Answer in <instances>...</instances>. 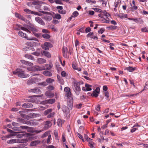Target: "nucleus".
<instances>
[{"mask_svg":"<svg viewBox=\"0 0 148 148\" xmlns=\"http://www.w3.org/2000/svg\"><path fill=\"white\" fill-rule=\"evenodd\" d=\"M13 73L14 75L17 74L18 76L21 78H26L29 76V75L25 74L24 71L20 69H17L13 72Z\"/></svg>","mask_w":148,"mask_h":148,"instance_id":"f257e3e1","label":"nucleus"},{"mask_svg":"<svg viewBox=\"0 0 148 148\" xmlns=\"http://www.w3.org/2000/svg\"><path fill=\"white\" fill-rule=\"evenodd\" d=\"M18 27L20 28L21 30L29 33H31L30 30L33 32L38 31V29L36 28L26 24L24 25L23 27L21 26L20 25H19V26H18Z\"/></svg>","mask_w":148,"mask_h":148,"instance_id":"f03ea898","label":"nucleus"},{"mask_svg":"<svg viewBox=\"0 0 148 148\" xmlns=\"http://www.w3.org/2000/svg\"><path fill=\"white\" fill-rule=\"evenodd\" d=\"M73 88L74 90L75 91L76 94L78 95L79 94V92L81 90L79 83L75 80L73 81Z\"/></svg>","mask_w":148,"mask_h":148,"instance_id":"7ed1b4c3","label":"nucleus"},{"mask_svg":"<svg viewBox=\"0 0 148 148\" xmlns=\"http://www.w3.org/2000/svg\"><path fill=\"white\" fill-rule=\"evenodd\" d=\"M18 34L19 36L24 38L27 40H36V38L34 37L28 38L26 34L23 33L21 31H19L18 33Z\"/></svg>","mask_w":148,"mask_h":148,"instance_id":"20e7f679","label":"nucleus"},{"mask_svg":"<svg viewBox=\"0 0 148 148\" xmlns=\"http://www.w3.org/2000/svg\"><path fill=\"white\" fill-rule=\"evenodd\" d=\"M52 47V45L50 43L47 42H46L44 44L41 45L42 48L46 50H49V48H51Z\"/></svg>","mask_w":148,"mask_h":148,"instance_id":"39448f33","label":"nucleus"},{"mask_svg":"<svg viewBox=\"0 0 148 148\" xmlns=\"http://www.w3.org/2000/svg\"><path fill=\"white\" fill-rule=\"evenodd\" d=\"M43 95H42V96H39V95H34L33 96H29V97H31V98L30 99H29V101H30L33 102V103H36L37 102V100H36V98H33V97H41Z\"/></svg>","mask_w":148,"mask_h":148,"instance_id":"423d86ee","label":"nucleus"},{"mask_svg":"<svg viewBox=\"0 0 148 148\" xmlns=\"http://www.w3.org/2000/svg\"><path fill=\"white\" fill-rule=\"evenodd\" d=\"M92 86L88 84H85V87L82 88V90L84 91H90L92 90Z\"/></svg>","mask_w":148,"mask_h":148,"instance_id":"0eeeda50","label":"nucleus"},{"mask_svg":"<svg viewBox=\"0 0 148 148\" xmlns=\"http://www.w3.org/2000/svg\"><path fill=\"white\" fill-rule=\"evenodd\" d=\"M62 110L65 115L67 116L69 112V109L68 108L65 106H63L62 107Z\"/></svg>","mask_w":148,"mask_h":148,"instance_id":"6e6552de","label":"nucleus"},{"mask_svg":"<svg viewBox=\"0 0 148 148\" xmlns=\"http://www.w3.org/2000/svg\"><path fill=\"white\" fill-rule=\"evenodd\" d=\"M35 20L36 22L41 25H45V23L42 19L39 17H36L35 18Z\"/></svg>","mask_w":148,"mask_h":148,"instance_id":"1a4fd4ad","label":"nucleus"},{"mask_svg":"<svg viewBox=\"0 0 148 148\" xmlns=\"http://www.w3.org/2000/svg\"><path fill=\"white\" fill-rule=\"evenodd\" d=\"M29 92H32L37 94H40L41 93L40 90L37 88H34L33 89H30L29 90Z\"/></svg>","mask_w":148,"mask_h":148,"instance_id":"9d476101","label":"nucleus"},{"mask_svg":"<svg viewBox=\"0 0 148 148\" xmlns=\"http://www.w3.org/2000/svg\"><path fill=\"white\" fill-rule=\"evenodd\" d=\"M41 10L47 11H49L50 10L48 5L44 3H41Z\"/></svg>","mask_w":148,"mask_h":148,"instance_id":"9b49d317","label":"nucleus"},{"mask_svg":"<svg viewBox=\"0 0 148 148\" xmlns=\"http://www.w3.org/2000/svg\"><path fill=\"white\" fill-rule=\"evenodd\" d=\"M51 125L52 124L50 121H46L44 128V129H47L51 127Z\"/></svg>","mask_w":148,"mask_h":148,"instance_id":"f8f14e48","label":"nucleus"},{"mask_svg":"<svg viewBox=\"0 0 148 148\" xmlns=\"http://www.w3.org/2000/svg\"><path fill=\"white\" fill-rule=\"evenodd\" d=\"M45 95L49 98H51L53 97L54 94L50 90H48L45 93Z\"/></svg>","mask_w":148,"mask_h":148,"instance_id":"ddd939ff","label":"nucleus"},{"mask_svg":"<svg viewBox=\"0 0 148 148\" xmlns=\"http://www.w3.org/2000/svg\"><path fill=\"white\" fill-rule=\"evenodd\" d=\"M40 141L38 140H35L32 141L30 144V146H35L38 145L40 143Z\"/></svg>","mask_w":148,"mask_h":148,"instance_id":"4468645a","label":"nucleus"},{"mask_svg":"<svg viewBox=\"0 0 148 148\" xmlns=\"http://www.w3.org/2000/svg\"><path fill=\"white\" fill-rule=\"evenodd\" d=\"M37 62L39 64H44L46 62V60L42 58H38L37 60Z\"/></svg>","mask_w":148,"mask_h":148,"instance_id":"2eb2a0df","label":"nucleus"},{"mask_svg":"<svg viewBox=\"0 0 148 148\" xmlns=\"http://www.w3.org/2000/svg\"><path fill=\"white\" fill-rule=\"evenodd\" d=\"M42 53L43 55L48 58H49L51 57V55L50 53L47 51H43L42 52Z\"/></svg>","mask_w":148,"mask_h":148,"instance_id":"dca6fc26","label":"nucleus"},{"mask_svg":"<svg viewBox=\"0 0 148 148\" xmlns=\"http://www.w3.org/2000/svg\"><path fill=\"white\" fill-rule=\"evenodd\" d=\"M42 73L45 75L47 76L51 77L52 76V73L51 72L48 71H44Z\"/></svg>","mask_w":148,"mask_h":148,"instance_id":"f3484780","label":"nucleus"},{"mask_svg":"<svg viewBox=\"0 0 148 148\" xmlns=\"http://www.w3.org/2000/svg\"><path fill=\"white\" fill-rule=\"evenodd\" d=\"M22 106L23 108H29L32 107V105L31 103H25L23 104Z\"/></svg>","mask_w":148,"mask_h":148,"instance_id":"a211bd4d","label":"nucleus"},{"mask_svg":"<svg viewBox=\"0 0 148 148\" xmlns=\"http://www.w3.org/2000/svg\"><path fill=\"white\" fill-rule=\"evenodd\" d=\"M57 77L58 79V82L60 84H63L64 82L63 79L61 78L60 76L58 75H57Z\"/></svg>","mask_w":148,"mask_h":148,"instance_id":"6ab92c4d","label":"nucleus"},{"mask_svg":"<svg viewBox=\"0 0 148 148\" xmlns=\"http://www.w3.org/2000/svg\"><path fill=\"white\" fill-rule=\"evenodd\" d=\"M53 66V65L52 64H45V67L46 68V70H49L51 69L52 67Z\"/></svg>","mask_w":148,"mask_h":148,"instance_id":"aec40b11","label":"nucleus"},{"mask_svg":"<svg viewBox=\"0 0 148 148\" xmlns=\"http://www.w3.org/2000/svg\"><path fill=\"white\" fill-rule=\"evenodd\" d=\"M25 57L29 60H34V59L33 56L32 55L29 54H25Z\"/></svg>","mask_w":148,"mask_h":148,"instance_id":"412c9836","label":"nucleus"},{"mask_svg":"<svg viewBox=\"0 0 148 148\" xmlns=\"http://www.w3.org/2000/svg\"><path fill=\"white\" fill-rule=\"evenodd\" d=\"M43 18L46 21H49L51 20L52 17L51 16L46 15Z\"/></svg>","mask_w":148,"mask_h":148,"instance_id":"4be33fe9","label":"nucleus"},{"mask_svg":"<svg viewBox=\"0 0 148 148\" xmlns=\"http://www.w3.org/2000/svg\"><path fill=\"white\" fill-rule=\"evenodd\" d=\"M36 3L35 2H33V4L35 5V8L38 10H41V3L40 4H36L35 3Z\"/></svg>","mask_w":148,"mask_h":148,"instance_id":"5701e85b","label":"nucleus"},{"mask_svg":"<svg viewBox=\"0 0 148 148\" xmlns=\"http://www.w3.org/2000/svg\"><path fill=\"white\" fill-rule=\"evenodd\" d=\"M56 101L55 99H51L47 100V103L49 104H53Z\"/></svg>","mask_w":148,"mask_h":148,"instance_id":"b1692460","label":"nucleus"},{"mask_svg":"<svg viewBox=\"0 0 148 148\" xmlns=\"http://www.w3.org/2000/svg\"><path fill=\"white\" fill-rule=\"evenodd\" d=\"M16 132H14L10 134L7 135L6 137L8 138H10L12 137H14V136H16Z\"/></svg>","mask_w":148,"mask_h":148,"instance_id":"393cba45","label":"nucleus"},{"mask_svg":"<svg viewBox=\"0 0 148 148\" xmlns=\"http://www.w3.org/2000/svg\"><path fill=\"white\" fill-rule=\"evenodd\" d=\"M46 81L47 83H48L49 84H51L53 83L54 81V80L53 79L48 78L46 79Z\"/></svg>","mask_w":148,"mask_h":148,"instance_id":"a878e982","label":"nucleus"},{"mask_svg":"<svg viewBox=\"0 0 148 148\" xmlns=\"http://www.w3.org/2000/svg\"><path fill=\"white\" fill-rule=\"evenodd\" d=\"M33 78L29 79L27 82V84L29 85H31L34 83V82Z\"/></svg>","mask_w":148,"mask_h":148,"instance_id":"bb28decb","label":"nucleus"},{"mask_svg":"<svg viewBox=\"0 0 148 148\" xmlns=\"http://www.w3.org/2000/svg\"><path fill=\"white\" fill-rule=\"evenodd\" d=\"M17 141L16 139H12L10 140H8L7 141V143H8L9 144H12L14 143H16Z\"/></svg>","mask_w":148,"mask_h":148,"instance_id":"cd10ccee","label":"nucleus"},{"mask_svg":"<svg viewBox=\"0 0 148 148\" xmlns=\"http://www.w3.org/2000/svg\"><path fill=\"white\" fill-rule=\"evenodd\" d=\"M52 111V109H49L45 110L44 112V114L45 115H46L49 113L51 112Z\"/></svg>","mask_w":148,"mask_h":148,"instance_id":"c85d7f7f","label":"nucleus"},{"mask_svg":"<svg viewBox=\"0 0 148 148\" xmlns=\"http://www.w3.org/2000/svg\"><path fill=\"white\" fill-rule=\"evenodd\" d=\"M46 68L45 65L44 66L41 65L40 66H38V71H41L42 70H45Z\"/></svg>","mask_w":148,"mask_h":148,"instance_id":"c756f323","label":"nucleus"},{"mask_svg":"<svg viewBox=\"0 0 148 148\" xmlns=\"http://www.w3.org/2000/svg\"><path fill=\"white\" fill-rule=\"evenodd\" d=\"M25 135L24 134L23 132L19 134H17L16 132V135L18 138H22Z\"/></svg>","mask_w":148,"mask_h":148,"instance_id":"7c9ffc66","label":"nucleus"},{"mask_svg":"<svg viewBox=\"0 0 148 148\" xmlns=\"http://www.w3.org/2000/svg\"><path fill=\"white\" fill-rule=\"evenodd\" d=\"M28 141L27 140V139H22L21 140H18L17 141L18 142H19V143H25L26 144V145H27V143H26V142L27 141Z\"/></svg>","mask_w":148,"mask_h":148,"instance_id":"2f4dec72","label":"nucleus"},{"mask_svg":"<svg viewBox=\"0 0 148 148\" xmlns=\"http://www.w3.org/2000/svg\"><path fill=\"white\" fill-rule=\"evenodd\" d=\"M62 121L61 119H59L58 120V121L57 123V125L58 126L61 127L62 126Z\"/></svg>","mask_w":148,"mask_h":148,"instance_id":"473e14b6","label":"nucleus"},{"mask_svg":"<svg viewBox=\"0 0 148 148\" xmlns=\"http://www.w3.org/2000/svg\"><path fill=\"white\" fill-rule=\"evenodd\" d=\"M119 17L121 18H125L127 17V15L123 13L120 14L118 15Z\"/></svg>","mask_w":148,"mask_h":148,"instance_id":"72a5a7b5","label":"nucleus"},{"mask_svg":"<svg viewBox=\"0 0 148 148\" xmlns=\"http://www.w3.org/2000/svg\"><path fill=\"white\" fill-rule=\"evenodd\" d=\"M126 69L130 72H132L134 71L135 70L134 68H133L130 66H129L126 68Z\"/></svg>","mask_w":148,"mask_h":148,"instance_id":"f704fd0d","label":"nucleus"},{"mask_svg":"<svg viewBox=\"0 0 148 148\" xmlns=\"http://www.w3.org/2000/svg\"><path fill=\"white\" fill-rule=\"evenodd\" d=\"M117 26H114L112 25L108 27H106V28H109L110 30H113L114 29H116Z\"/></svg>","mask_w":148,"mask_h":148,"instance_id":"c9c22d12","label":"nucleus"},{"mask_svg":"<svg viewBox=\"0 0 148 148\" xmlns=\"http://www.w3.org/2000/svg\"><path fill=\"white\" fill-rule=\"evenodd\" d=\"M24 11L25 12L29 14H33L34 13L33 12H34V11H31L28 9H25Z\"/></svg>","mask_w":148,"mask_h":148,"instance_id":"e433bc0d","label":"nucleus"},{"mask_svg":"<svg viewBox=\"0 0 148 148\" xmlns=\"http://www.w3.org/2000/svg\"><path fill=\"white\" fill-rule=\"evenodd\" d=\"M39 85L42 86L43 87H45L48 84L46 82H44L39 83Z\"/></svg>","mask_w":148,"mask_h":148,"instance_id":"4c0bfd02","label":"nucleus"},{"mask_svg":"<svg viewBox=\"0 0 148 148\" xmlns=\"http://www.w3.org/2000/svg\"><path fill=\"white\" fill-rule=\"evenodd\" d=\"M102 21V22L103 23H108L109 22V19H108L107 18L106 19L104 17H103Z\"/></svg>","mask_w":148,"mask_h":148,"instance_id":"58836bf2","label":"nucleus"},{"mask_svg":"<svg viewBox=\"0 0 148 148\" xmlns=\"http://www.w3.org/2000/svg\"><path fill=\"white\" fill-rule=\"evenodd\" d=\"M48 107V106H40L38 108L39 110H45L46 108H47Z\"/></svg>","mask_w":148,"mask_h":148,"instance_id":"ea45409f","label":"nucleus"},{"mask_svg":"<svg viewBox=\"0 0 148 148\" xmlns=\"http://www.w3.org/2000/svg\"><path fill=\"white\" fill-rule=\"evenodd\" d=\"M137 22H136V23H139L141 24H143V20L140 18H137Z\"/></svg>","mask_w":148,"mask_h":148,"instance_id":"a19ab883","label":"nucleus"},{"mask_svg":"<svg viewBox=\"0 0 148 148\" xmlns=\"http://www.w3.org/2000/svg\"><path fill=\"white\" fill-rule=\"evenodd\" d=\"M79 15L78 12L75 11H74L72 14V15L73 16V17H77Z\"/></svg>","mask_w":148,"mask_h":148,"instance_id":"79ce46f5","label":"nucleus"},{"mask_svg":"<svg viewBox=\"0 0 148 148\" xmlns=\"http://www.w3.org/2000/svg\"><path fill=\"white\" fill-rule=\"evenodd\" d=\"M42 36L43 38L47 39H48L50 37V36L49 35L47 34H44L42 35Z\"/></svg>","mask_w":148,"mask_h":148,"instance_id":"37998d69","label":"nucleus"},{"mask_svg":"<svg viewBox=\"0 0 148 148\" xmlns=\"http://www.w3.org/2000/svg\"><path fill=\"white\" fill-rule=\"evenodd\" d=\"M55 114V113L54 112H52L50 113L49 115H48L47 116V117L48 118H50L51 117H52L54 116V115Z\"/></svg>","mask_w":148,"mask_h":148,"instance_id":"c03bdc74","label":"nucleus"},{"mask_svg":"<svg viewBox=\"0 0 148 148\" xmlns=\"http://www.w3.org/2000/svg\"><path fill=\"white\" fill-rule=\"evenodd\" d=\"M32 67V71H38V66L37 65H35Z\"/></svg>","mask_w":148,"mask_h":148,"instance_id":"a18cd8bd","label":"nucleus"},{"mask_svg":"<svg viewBox=\"0 0 148 148\" xmlns=\"http://www.w3.org/2000/svg\"><path fill=\"white\" fill-rule=\"evenodd\" d=\"M103 14L105 16L107 17V18L108 19V17L110 16V14L106 11L103 12Z\"/></svg>","mask_w":148,"mask_h":148,"instance_id":"49530a36","label":"nucleus"},{"mask_svg":"<svg viewBox=\"0 0 148 148\" xmlns=\"http://www.w3.org/2000/svg\"><path fill=\"white\" fill-rule=\"evenodd\" d=\"M55 17L57 19H60L61 18V15L59 14H55Z\"/></svg>","mask_w":148,"mask_h":148,"instance_id":"de8ad7c7","label":"nucleus"},{"mask_svg":"<svg viewBox=\"0 0 148 148\" xmlns=\"http://www.w3.org/2000/svg\"><path fill=\"white\" fill-rule=\"evenodd\" d=\"M32 48V47H29V46H26L25 47L23 48V50L24 51H28L29 49H30L31 48Z\"/></svg>","mask_w":148,"mask_h":148,"instance_id":"09e8293b","label":"nucleus"},{"mask_svg":"<svg viewBox=\"0 0 148 148\" xmlns=\"http://www.w3.org/2000/svg\"><path fill=\"white\" fill-rule=\"evenodd\" d=\"M138 95V93L134 94L128 95H126V96L127 97H135V96L137 95Z\"/></svg>","mask_w":148,"mask_h":148,"instance_id":"8fccbe9b","label":"nucleus"},{"mask_svg":"<svg viewBox=\"0 0 148 148\" xmlns=\"http://www.w3.org/2000/svg\"><path fill=\"white\" fill-rule=\"evenodd\" d=\"M49 133V131H47L46 132H45L44 133L43 135H42V138H44L47 136L48 135Z\"/></svg>","mask_w":148,"mask_h":148,"instance_id":"3c124183","label":"nucleus"},{"mask_svg":"<svg viewBox=\"0 0 148 148\" xmlns=\"http://www.w3.org/2000/svg\"><path fill=\"white\" fill-rule=\"evenodd\" d=\"M47 88L49 90H52L54 89V88L53 86L50 85L47 87Z\"/></svg>","mask_w":148,"mask_h":148,"instance_id":"603ef678","label":"nucleus"},{"mask_svg":"<svg viewBox=\"0 0 148 148\" xmlns=\"http://www.w3.org/2000/svg\"><path fill=\"white\" fill-rule=\"evenodd\" d=\"M33 79L34 80V83L36 82H39L40 80V79L39 78L37 77H33Z\"/></svg>","mask_w":148,"mask_h":148,"instance_id":"864d4df0","label":"nucleus"},{"mask_svg":"<svg viewBox=\"0 0 148 148\" xmlns=\"http://www.w3.org/2000/svg\"><path fill=\"white\" fill-rule=\"evenodd\" d=\"M105 96L106 97L107 99L108 98L109 96V94L108 91H104Z\"/></svg>","mask_w":148,"mask_h":148,"instance_id":"5fc2aeb1","label":"nucleus"},{"mask_svg":"<svg viewBox=\"0 0 148 148\" xmlns=\"http://www.w3.org/2000/svg\"><path fill=\"white\" fill-rule=\"evenodd\" d=\"M130 5L132 9L134 10H136L137 9V7L135 5H133L132 4L130 3Z\"/></svg>","mask_w":148,"mask_h":148,"instance_id":"6e6d98bb","label":"nucleus"},{"mask_svg":"<svg viewBox=\"0 0 148 148\" xmlns=\"http://www.w3.org/2000/svg\"><path fill=\"white\" fill-rule=\"evenodd\" d=\"M25 65L29 66H31L33 65V63L31 62H30L29 61H26Z\"/></svg>","mask_w":148,"mask_h":148,"instance_id":"4d7b16f0","label":"nucleus"},{"mask_svg":"<svg viewBox=\"0 0 148 148\" xmlns=\"http://www.w3.org/2000/svg\"><path fill=\"white\" fill-rule=\"evenodd\" d=\"M71 94L70 91L66 92V95L68 97H71Z\"/></svg>","mask_w":148,"mask_h":148,"instance_id":"13d9d810","label":"nucleus"},{"mask_svg":"<svg viewBox=\"0 0 148 148\" xmlns=\"http://www.w3.org/2000/svg\"><path fill=\"white\" fill-rule=\"evenodd\" d=\"M70 88L68 87H65L64 88V91L66 92L70 91Z\"/></svg>","mask_w":148,"mask_h":148,"instance_id":"bf43d9fd","label":"nucleus"},{"mask_svg":"<svg viewBox=\"0 0 148 148\" xmlns=\"http://www.w3.org/2000/svg\"><path fill=\"white\" fill-rule=\"evenodd\" d=\"M31 54L37 56H39L40 55V53L37 52L32 53Z\"/></svg>","mask_w":148,"mask_h":148,"instance_id":"052dcab7","label":"nucleus"},{"mask_svg":"<svg viewBox=\"0 0 148 148\" xmlns=\"http://www.w3.org/2000/svg\"><path fill=\"white\" fill-rule=\"evenodd\" d=\"M51 137V134L49 135V136H48V138H47V143L48 144L50 142V141Z\"/></svg>","mask_w":148,"mask_h":148,"instance_id":"680f3d73","label":"nucleus"},{"mask_svg":"<svg viewBox=\"0 0 148 148\" xmlns=\"http://www.w3.org/2000/svg\"><path fill=\"white\" fill-rule=\"evenodd\" d=\"M93 92L99 94L100 92V88L99 87H97L96 88L95 90L93 91Z\"/></svg>","mask_w":148,"mask_h":148,"instance_id":"e2e57ef3","label":"nucleus"},{"mask_svg":"<svg viewBox=\"0 0 148 148\" xmlns=\"http://www.w3.org/2000/svg\"><path fill=\"white\" fill-rule=\"evenodd\" d=\"M93 9L96 12H102L101 10L100 9L97 8H94Z\"/></svg>","mask_w":148,"mask_h":148,"instance_id":"0e129e2a","label":"nucleus"},{"mask_svg":"<svg viewBox=\"0 0 148 148\" xmlns=\"http://www.w3.org/2000/svg\"><path fill=\"white\" fill-rule=\"evenodd\" d=\"M58 12L60 14H65L66 13V12L65 11L63 10H58Z\"/></svg>","mask_w":148,"mask_h":148,"instance_id":"69168bd1","label":"nucleus"},{"mask_svg":"<svg viewBox=\"0 0 148 148\" xmlns=\"http://www.w3.org/2000/svg\"><path fill=\"white\" fill-rule=\"evenodd\" d=\"M56 4H62V2L60 0H55L54 2Z\"/></svg>","mask_w":148,"mask_h":148,"instance_id":"338daca9","label":"nucleus"},{"mask_svg":"<svg viewBox=\"0 0 148 148\" xmlns=\"http://www.w3.org/2000/svg\"><path fill=\"white\" fill-rule=\"evenodd\" d=\"M99 94L98 93H97L94 92H93V93L92 94V96H94L95 97H96L98 96Z\"/></svg>","mask_w":148,"mask_h":148,"instance_id":"774afa93","label":"nucleus"}]
</instances>
